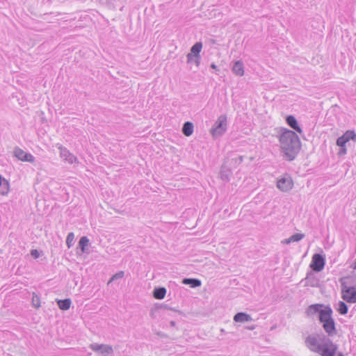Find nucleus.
<instances>
[{
  "label": "nucleus",
  "mask_w": 356,
  "mask_h": 356,
  "mask_svg": "<svg viewBox=\"0 0 356 356\" xmlns=\"http://www.w3.org/2000/svg\"><path fill=\"white\" fill-rule=\"evenodd\" d=\"M305 312L307 316H314L315 314H318V319L327 334L326 337L330 338L337 334L336 323L332 318L333 311L330 306H325L323 304H313L307 308Z\"/></svg>",
  "instance_id": "f257e3e1"
},
{
  "label": "nucleus",
  "mask_w": 356,
  "mask_h": 356,
  "mask_svg": "<svg viewBox=\"0 0 356 356\" xmlns=\"http://www.w3.org/2000/svg\"><path fill=\"white\" fill-rule=\"evenodd\" d=\"M279 141L281 152L286 161H293L301 148V142L293 131L282 128L280 131Z\"/></svg>",
  "instance_id": "f03ea898"
},
{
  "label": "nucleus",
  "mask_w": 356,
  "mask_h": 356,
  "mask_svg": "<svg viewBox=\"0 0 356 356\" xmlns=\"http://www.w3.org/2000/svg\"><path fill=\"white\" fill-rule=\"evenodd\" d=\"M305 345L311 351L321 356H335L338 348L337 345L323 334H309L305 339Z\"/></svg>",
  "instance_id": "7ed1b4c3"
},
{
  "label": "nucleus",
  "mask_w": 356,
  "mask_h": 356,
  "mask_svg": "<svg viewBox=\"0 0 356 356\" xmlns=\"http://www.w3.org/2000/svg\"><path fill=\"white\" fill-rule=\"evenodd\" d=\"M227 129V118L225 115H220L212 128L210 133L213 138L222 136Z\"/></svg>",
  "instance_id": "20e7f679"
},
{
  "label": "nucleus",
  "mask_w": 356,
  "mask_h": 356,
  "mask_svg": "<svg viewBox=\"0 0 356 356\" xmlns=\"http://www.w3.org/2000/svg\"><path fill=\"white\" fill-rule=\"evenodd\" d=\"M345 277L339 280L341 288V298L349 303L356 302V289L354 286H348L345 282Z\"/></svg>",
  "instance_id": "39448f33"
},
{
  "label": "nucleus",
  "mask_w": 356,
  "mask_h": 356,
  "mask_svg": "<svg viewBox=\"0 0 356 356\" xmlns=\"http://www.w3.org/2000/svg\"><path fill=\"white\" fill-rule=\"evenodd\" d=\"M325 264V256L316 253L312 256L310 268L315 272L321 271Z\"/></svg>",
  "instance_id": "423d86ee"
},
{
  "label": "nucleus",
  "mask_w": 356,
  "mask_h": 356,
  "mask_svg": "<svg viewBox=\"0 0 356 356\" xmlns=\"http://www.w3.org/2000/svg\"><path fill=\"white\" fill-rule=\"evenodd\" d=\"M14 156L22 161L33 163L35 157L30 153L24 152L19 147H15L13 151Z\"/></svg>",
  "instance_id": "0eeeda50"
},
{
  "label": "nucleus",
  "mask_w": 356,
  "mask_h": 356,
  "mask_svg": "<svg viewBox=\"0 0 356 356\" xmlns=\"http://www.w3.org/2000/svg\"><path fill=\"white\" fill-rule=\"evenodd\" d=\"M277 187L283 192H287L292 188L293 181L290 177H282L277 181Z\"/></svg>",
  "instance_id": "6e6552de"
},
{
  "label": "nucleus",
  "mask_w": 356,
  "mask_h": 356,
  "mask_svg": "<svg viewBox=\"0 0 356 356\" xmlns=\"http://www.w3.org/2000/svg\"><path fill=\"white\" fill-rule=\"evenodd\" d=\"M58 148L60 152V157L67 161L69 163H73L76 161V158L71 154L66 147L60 145Z\"/></svg>",
  "instance_id": "1a4fd4ad"
},
{
  "label": "nucleus",
  "mask_w": 356,
  "mask_h": 356,
  "mask_svg": "<svg viewBox=\"0 0 356 356\" xmlns=\"http://www.w3.org/2000/svg\"><path fill=\"white\" fill-rule=\"evenodd\" d=\"M230 167L231 166L228 165V163L227 161H225V163L222 165L220 175V178L222 181H229V177L232 175V170Z\"/></svg>",
  "instance_id": "9d476101"
},
{
  "label": "nucleus",
  "mask_w": 356,
  "mask_h": 356,
  "mask_svg": "<svg viewBox=\"0 0 356 356\" xmlns=\"http://www.w3.org/2000/svg\"><path fill=\"white\" fill-rule=\"evenodd\" d=\"M286 122L291 129H293L298 133H299V134L302 133V128L300 127L297 120L296 119V118L293 115H290L286 116Z\"/></svg>",
  "instance_id": "9b49d317"
},
{
  "label": "nucleus",
  "mask_w": 356,
  "mask_h": 356,
  "mask_svg": "<svg viewBox=\"0 0 356 356\" xmlns=\"http://www.w3.org/2000/svg\"><path fill=\"white\" fill-rule=\"evenodd\" d=\"M202 49V43L201 42H197L191 48L190 54L196 56V65H199L200 60V53Z\"/></svg>",
  "instance_id": "f8f14e48"
},
{
  "label": "nucleus",
  "mask_w": 356,
  "mask_h": 356,
  "mask_svg": "<svg viewBox=\"0 0 356 356\" xmlns=\"http://www.w3.org/2000/svg\"><path fill=\"white\" fill-rule=\"evenodd\" d=\"M232 72L239 76H242L244 74V65L241 60L236 61L232 68Z\"/></svg>",
  "instance_id": "ddd939ff"
},
{
  "label": "nucleus",
  "mask_w": 356,
  "mask_h": 356,
  "mask_svg": "<svg viewBox=\"0 0 356 356\" xmlns=\"http://www.w3.org/2000/svg\"><path fill=\"white\" fill-rule=\"evenodd\" d=\"M10 191V183L1 175H0V195H5Z\"/></svg>",
  "instance_id": "4468645a"
},
{
  "label": "nucleus",
  "mask_w": 356,
  "mask_h": 356,
  "mask_svg": "<svg viewBox=\"0 0 356 356\" xmlns=\"http://www.w3.org/2000/svg\"><path fill=\"white\" fill-rule=\"evenodd\" d=\"M250 315L245 312H238L234 316V321L238 323H243L252 321Z\"/></svg>",
  "instance_id": "2eb2a0df"
},
{
  "label": "nucleus",
  "mask_w": 356,
  "mask_h": 356,
  "mask_svg": "<svg viewBox=\"0 0 356 356\" xmlns=\"http://www.w3.org/2000/svg\"><path fill=\"white\" fill-rule=\"evenodd\" d=\"M182 283L186 285H189L191 288L199 287L202 284L201 280L197 278H184Z\"/></svg>",
  "instance_id": "dca6fc26"
},
{
  "label": "nucleus",
  "mask_w": 356,
  "mask_h": 356,
  "mask_svg": "<svg viewBox=\"0 0 356 356\" xmlns=\"http://www.w3.org/2000/svg\"><path fill=\"white\" fill-rule=\"evenodd\" d=\"M56 302L59 309L63 311L68 310L72 304V301L70 298H65L63 300L56 299Z\"/></svg>",
  "instance_id": "f3484780"
},
{
  "label": "nucleus",
  "mask_w": 356,
  "mask_h": 356,
  "mask_svg": "<svg viewBox=\"0 0 356 356\" xmlns=\"http://www.w3.org/2000/svg\"><path fill=\"white\" fill-rule=\"evenodd\" d=\"M305 237L304 234L296 233L291 236L289 238L284 239L282 241L284 244H290L292 242H298Z\"/></svg>",
  "instance_id": "a211bd4d"
},
{
  "label": "nucleus",
  "mask_w": 356,
  "mask_h": 356,
  "mask_svg": "<svg viewBox=\"0 0 356 356\" xmlns=\"http://www.w3.org/2000/svg\"><path fill=\"white\" fill-rule=\"evenodd\" d=\"M334 308L341 315H346L348 311V305L343 301H339L335 304Z\"/></svg>",
  "instance_id": "6ab92c4d"
},
{
  "label": "nucleus",
  "mask_w": 356,
  "mask_h": 356,
  "mask_svg": "<svg viewBox=\"0 0 356 356\" xmlns=\"http://www.w3.org/2000/svg\"><path fill=\"white\" fill-rule=\"evenodd\" d=\"M166 294V289L165 287H157L153 291V297L158 300H162Z\"/></svg>",
  "instance_id": "aec40b11"
},
{
  "label": "nucleus",
  "mask_w": 356,
  "mask_h": 356,
  "mask_svg": "<svg viewBox=\"0 0 356 356\" xmlns=\"http://www.w3.org/2000/svg\"><path fill=\"white\" fill-rule=\"evenodd\" d=\"M193 124L191 122H186L182 127V133L186 136H190L193 132Z\"/></svg>",
  "instance_id": "412c9836"
},
{
  "label": "nucleus",
  "mask_w": 356,
  "mask_h": 356,
  "mask_svg": "<svg viewBox=\"0 0 356 356\" xmlns=\"http://www.w3.org/2000/svg\"><path fill=\"white\" fill-rule=\"evenodd\" d=\"M231 167L236 168L243 161V156H238L226 161Z\"/></svg>",
  "instance_id": "4be33fe9"
},
{
  "label": "nucleus",
  "mask_w": 356,
  "mask_h": 356,
  "mask_svg": "<svg viewBox=\"0 0 356 356\" xmlns=\"http://www.w3.org/2000/svg\"><path fill=\"white\" fill-rule=\"evenodd\" d=\"M99 353L102 356H107L113 353V349L111 345L102 344V348H101Z\"/></svg>",
  "instance_id": "5701e85b"
},
{
  "label": "nucleus",
  "mask_w": 356,
  "mask_h": 356,
  "mask_svg": "<svg viewBox=\"0 0 356 356\" xmlns=\"http://www.w3.org/2000/svg\"><path fill=\"white\" fill-rule=\"evenodd\" d=\"M89 245V239L87 236H82L79 241V246L83 252L86 250V247Z\"/></svg>",
  "instance_id": "b1692460"
},
{
  "label": "nucleus",
  "mask_w": 356,
  "mask_h": 356,
  "mask_svg": "<svg viewBox=\"0 0 356 356\" xmlns=\"http://www.w3.org/2000/svg\"><path fill=\"white\" fill-rule=\"evenodd\" d=\"M343 137L347 139V141L348 142L349 140H352L355 142H356V134L355 133L354 131H350V130H348V131H346L343 134Z\"/></svg>",
  "instance_id": "393cba45"
},
{
  "label": "nucleus",
  "mask_w": 356,
  "mask_h": 356,
  "mask_svg": "<svg viewBox=\"0 0 356 356\" xmlns=\"http://www.w3.org/2000/svg\"><path fill=\"white\" fill-rule=\"evenodd\" d=\"M31 302L33 307H34L35 308L38 309L40 307V297L35 293H33Z\"/></svg>",
  "instance_id": "a878e982"
},
{
  "label": "nucleus",
  "mask_w": 356,
  "mask_h": 356,
  "mask_svg": "<svg viewBox=\"0 0 356 356\" xmlns=\"http://www.w3.org/2000/svg\"><path fill=\"white\" fill-rule=\"evenodd\" d=\"M74 234L73 232H70L67 234L66 238V243L68 248H70L74 243Z\"/></svg>",
  "instance_id": "bb28decb"
},
{
  "label": "nucleus",
  "mask_w": 356,
  "mask_h": 356,
  "mask_svg": "<svg viewBox=\"0 0 356 356\" xmlns=\"http://www.w3.org/2000/svg\"><path fill=\"white\" fill-rule=\"evenodd\" d=\"M124 272L122 270H120V271L116 273L115 274H114L111 277V278L109 280V282H111L118 280V279H121L124 277Z\"/></svg>",
  "instance_id": "cd10ccee"
},
{
  "label": "nucleus",
  "mask_w": 356,
  "mask_h": 356,
  "mask_svg": "<svg viewBox=\"0 0 356 356\" xmlns=\"http://www.w3.org/2000/svg\"><path fill=\"white\" fill-rule=\"evenodd\" d=\"M346 143H348L347 139H346L343 136L339 137L337 140V145L341 147H345Z\"/></svg>",
  "instance_id": "c85d7f7f"
},
{
  "label": "nucleus",
  "mask_w": 356,
  "mask_h": 356,
  "mask_svg": "<svg viewBox=\"0 0 356 356\" xmlns=\"http://www.w3.org/2000/svg\"><path fill=\"white\" fill-rule=\"evenodd\" d=\"M89 347L94 352H100L101 348H102V344L91 343Z\"/></svg>",
  "instance_id": "c756f323"
},
{
  "label": "nucleus",
  "mask_w": 356,
  "mask_h": 356,
  "mask_svg": "<svg viewBox=\"0 0 356 356\" xmlns=\"http://www.w3.org/2000/svg\"><path fill=\"white\" fill-rule=\"evenodd\" d=\"M195 62L196 63V56L192 54L188 53L187 54V63H191Z\"/></svg>",
  "instance_id": "7c9ffc66"
},
{
  "label": "nucleus",
  "mask_w": 356,
  "mask_h": 356,
  "mask_svg": "<svg viewBox=\"0 0 356 356\" xmlns=\"http://www.w3.org/2000/svg\"><path fill=\"white\" fill-rule=\"evenodd\" d=\"M31 255L35 258V259H37L40 257V253L37 250H32L31 251Z\"/></svg>",
  "instance_id": "2f4dec72"
},
{
  "label": "nucleus",
  "mask_w": 356,
  "mask_h": 356,
  "mask_svg": "<svg viewBox=\"0 0 356 356\" xmlns=\"http://www.w3.org/2000/svg\"><path fill=\"white\" fill-rule=\"evenodd\" d=\"M347 152V149H346V146L345 147H341L340 149H339V155L341 156V155H344L346 154Z\"/></svg>",
  "instance_id": "473e14b6"
},
{
  "label": "nucleus",
  "mask_w": 356,
  "mask_h": 356,
  "mask_svg": "<svg viewBox=\"0 0 356 356\" xmlns=\"http://www.w3.org/2000/svg\"><path fill=\"white\" fill-rule=\"evenodd\" d=\"M211 68L214 69L216 70H218V67L215 63H211L210 65Z\"/></svg>",
  "instance_id": "72a5a7b5"
},
{
  "label": "nucleus",
  "mask_w": 356,
  "mask_h": 356,
  "mask_svg": "<svg viewBox=\"0 0 356 356\" xmlns=\"http://www.w3.org/2000/svg\"><path fill=\"white\" fill-rule=\"evenodd\" d=\"M170 326L174 327V326H175V325H176V322H175V321H171L170 322Z\"/></svg>",
  "instance_id": "f704fd0d"
},
{
  "label": "nucleus",
  "mask_w": 356,
  "mask_h": 356,
  "mask_svg": "<svg viewBox=\"0 0 356 356\" xmlns=\"http://www.w3.org/2000/svg\"><path fill=\"white\" fill-rule=\"evenodd\" d=\"M246 328H247V329H248V330H254V325H252V326H248V327H247Z\"/></svg>",
  "instance_id": "c9c22d12"
},
{
  "label": "nucleus",
  "mask_w": 356,
  "mask_h": 356,
  "mask_svg": "<svg viewBox=\"0 0 356 356\" xmlns=\"http://www.w3.org/2000/svg\"><path fill=\"white\" fill-rule=\"evenodd\" d=\"M210 42H211V44H215V43H216V41H215V40H213V39H210Z\"/></svg>",
  "instance_id": "e433bc0d"
},
{
  "label": "nucleus",
  "mask_w": 356,
  "mask_h": 356,
  "mask_svg": "<svg viewBox=\"0 0 356 356\" xmlns=\"http://www.w3.org/2000/svg\"><path fill=\"white\" fill-rule=\"evenodd\" d=\"M337 356H343V354L341 352L337 353Z\"/></svg>",
  "instance_id": "4c0bfd02"
},
{
  "label": "nucleus",
  "mask_w": 356,
  "mask_h": 356,
  "mask_svg": "<svg viewBox=\"0 0 356 356\" xmlns=\"http://www.w3.org/2000/svg\"><path fill=\"white\" fill-rule=\"evenodd\" d=\"M163 307H164V308H165V309H168V307H167V305H164V306H163Z\"/></svg>",
  "instance_id": "58836bf2"
},
{
  "label": "nucleus",
  "mask_w": 356,
  "mask_h": 356,
  "mask_svg": "<svg viewBox=\"0 0 356 356\" xmlns=\"http://www.w3.org/2000/svg\"><path fill=\"white\" fill-rule=\"evenodd\" d=\"M158 335L162 336L161 333H158Z\"/></svg>",
  "instance_id": "ea45409f"
}]
</instances>
